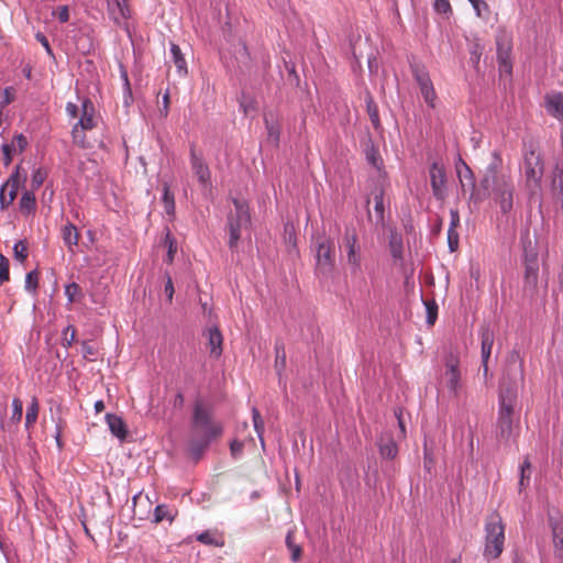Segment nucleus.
I'll return each mask as SVG.
<instances>
[{
  "mask_svg": "<svg viewBox=\"0 0 563 563\" xmlns=\"http://www.w3.org/2000/svg\"><path fill=\"white\" fill-rule=\"evenodd\" d=\"M525 385V365L520 352L514 349L506 358V365L498 385V413L496 438L509 444L519 428V388Z\"/></svg>",
  "mask_w": 563,
  "mask_h": 563,
  "instance_id": "1",
  "label": "nucleus"
},
{
  "mask_svg": "<svg viewBox=\"0 0 563 563\" xmlns=\"http://www.w3.org/2000/svg\"><path fill=\"white\" fill-rule=\"evenodd\" d=\"M223 427L213 418L212 408L198 399L194 404L191 416V435L188 441L190 455L198 461L210 443L221 437Z\"/></svg>",
  "mask_w": 563,
  "mask_h": 563,
  "instance_id": "2",
  "label": "nucleus"
},
{
  "mask_svg": "<svg viewBox=\"0 0 563 563\" xmlns=\"http://www.w3.org/2000/svg\"><path fill=\"white\" fill-rule=\"evenodd\" d=\"M496 166V163H492L487 167L486 173L479 183V186H477L475 175L471 167L461 157L457 158L455 162L456 174L462 190L466 191L468 189L471 191L470 201H473L477 205L490 196V177H495L494 173Z\"/></svg>",
  "mask_w": 563,
  "mask_h": 563,
  "instance_id": "3",
  "label": "nucleus"
},
{
  "mask_svg": "<svg viewBox=\"0 0 563 563\" xmlns=\"http://www.w3.org/2000/svg\"><path fill=\"white\" fill-rule=\"evenodd\" d=\"M233 205L234 210L230 211L227 218V228L230 235L228 245L232 251L238 247L242 230H247L252 223L247 201L244 199L233 198Z\"/></svg>",
  "mask_w": 563,
  "mask_h": 563,
  "instance_id": "4",
  "label": "nucleus"
},
{
  "mask_svg": "<svg viewBox=\"0 0 563 563\" xmlns=\"http://www.w3.org/2000/svg\"><path fill=\"white\" fill-rule=\"evenodd\" d=\"M485 545L483 555L487 559H497L504 550L505 526L497 512L490 514L485 522Z\"/></svg>",
  "mask_w": 563,
  "mask_h": 563,
  "instance_id": "5",
  "label": "nucleus"
},
{
  "mask_svg": "<svg viewBox=\"0 0 563 563\" xmlns=\"http://www.w3.org/2000/svg\"><path fill=\"white\" fill-rule=\"evenodd\" d=\"M342 245L346 253V263L351 275L357 276L362 273V253L358 244V236L354 227H346Z\"/></svg>",
  "mask_w": 563,
  "mask_h": 563,
  "instance_id": "6",
  "label": "nucleus"
},
{
  "mask_svg": "<svg viewBox=\"0 0 563 563\" xmlns=\"http://www.w3.org/2000/svg\"><path fill=\"white\" fill-rule=\"evenodd\" d=\"M494 176L490 177V195L494 194L501 211L507 213L512 209L514 185L505 175H498L497 167L495 168Z\"/></svg>",
  "mask_w": 563,
  "mask_h": 563,
  "instance_id": "7",
  "label": "nucleus"
},
{
  "mask_svg": "<svg viewBox=\"0 0 563 563\" xmlns=\"http://www.w3.org/2000/svg\"><path fill=\"white\" fill-rule=\"evenodd\" d=\"M26 181V172L16 165L10 177L0 188V209L5 210L16 198L19 188Z\"/></svg>",
  "mask_w": 563,
  "mask_h": 563,
  "instance_id": "8",
  "label": "nucleus"
},
{
  "mask_svg": "<svg viewBox=\"0 0 563 563\" xmlns=\"http://www.w3.org/2000/svg\"><path fill=\"white\" fill-rule=\"evenodd\" d=\"M82 114L79 121L73 126L71 136L75 144L86 147L85 131L92 130L95 123V107L90 99H85L81 104Z\"/></svg>",
  "mask_w": 563,
  "mask_h": 563,
  "instance_id": "9",
  "label": "nucleus"
},
{
  "mask_svg": "<svg viewBox=\"0 0 563 563\" xmlns=\"http://www.w3.org/2000/svg\"><path fill=\"white\" fill-rule=\"evenodd\" d=\"M334 267V243L324 235L317 239L316 269L319 274L328 275Z\"/></svg>",
  "mask_w": 563,
  "mask_h": 563,
  "instance_id": "10",
  "label": "nucleus"
},
{
  "mask_svg": "<svg viewBox=\"0 0 563 563\" xmlns=\"http://www.w3.org/2000/svg\"><path fill=\"white\" fill-rule=\"evenodd\" d=\"M497 45V62L500 75H511V43L506 37H498Z\"/></svg>",
  "mask_w": 563,
  "mask_h": 563,
  "instance_id": "11",
  "label": "nucleus"
},
{
  "mask_svg": "<svg viewBox=\"0 0 563 563\" xmlns=\"http://www.w3.org/2000/svg\"><path fill=\"white\" fill-rule=\"evenodd\" d=\"M445 380H446V387L451 393H453L455 396L459 394V390L461 388L460 380H461V373L459 371V360L453 354H450L445 361Z\"/></svg>",
  "mask_w": 563,
  "mask_h": 563,
  "instance_id": "12",
  "label": "nucleus"
},
{
  "mask_svg": "<svg viewBox=\"0 0 563 563\" xmlns=\"http://www.w3.org/2000/svg\"><path fill=\"white\" fill-rule=\"evenodd\" d=\"M430 181L433 196L443 200L445 197V172L443 166L435 162L430 167Z\"/></svg>",
  "mask_w": 563,
  "mask_h": 563,
  "instance_id": "13",
  "label": "nucleus"
},
{
  "mask_svg": "<svg viewBox=\"0 0 563 563\" xmlns=\"http://www.w3.org/2000/svg\"><path fill=\"white\" fill-rule=\"evenodd\" d=\"M190 163L195 175L198 177L199 183L207 187L210 185V170L205 164L202 157L198 156L195 146L190 148Z\"/></svg>",
  "mask_w": 563,
  "mask_h": 563,
  "instance_id": "14",
  "label": "nucleus"
},
{
  "mask_svg": "<svg viewBox=\"0 0 563 563\" xmlns=\"http://www.w3.org/2000/svg\"><path fill=\"white\" fill-rule=\"evenodd\" d=\"M549 525L552 529L555 555L563 563V523L558 518L550 515Z\"/></svg>",
  "mask_w": 563,
  "mask_h": 563,
  "instance_id": "15",
  "label": "nucleus"
},
{
  "mask_svg": "<svg viewBox=\"0 0 563 563\" xmlns=\"http://www.w3.org/2000/svg\"><path fill=\"white\" fill-rule=\"evenodd\" d=\"M543 173L542 164L540 163L539 156L533 152L526 157L525 162V174L527 180L539 181Z\"/></svg>",
  "mask_w": 563,
  "mask_h": 563,
  "instance_id": "16",
  "label": "nucleus"
},
{
  "mask_svg": "<svg viewBox=\"0 0 563 563\" xmlns=\"http://www.w3.org/2000/svg\"><path fill=\"white\" fill-rule=\"evenodd\" d=\"M482 340V367L483 373L486 376L488 373V360L492 354V349L494 344V333L489 329H484L481 333Z\"/></svg>",
  "mask_w": 563,
  "mask_h": 563,
  "instance_id": "17",
  "label": "nucleus"
},
{
  "mask_svg": "<svg viewBox=\"0 0 563 563\" xmlns=\"http://www.w3.org/2000/svg\"><path fill=\"white\" fill-rule=\"evenodd\" d=\"M107 424L111 433L120 440H124L128 435V428L125 422L120 416L114 413L106 415Z\"/></svg>",
  "mask_w": 563,
  "mask_h": 563,
  "instance_id": "18",
  "label": "nucleus"
},
{
  "mask_svg": "<svg viewBox=\"0 0 563 563\" xmlns=\"http://www.w3.org/2000/svg\"><path fill=\"white\" fill-rule=\"evenodd\" d=\"M223 336L217 327L208 330V346L210 355L218 358L222 354Z\"/></svg>",
  "mask_w": 563,
  "mask_h": 563,
  "instance_id": "19",
  "label": "nucleus"
},
{
  "mask_svg": "<svg viewBox=\"0 0 563 563\" xmlns=\"http://www.w3.org/2000/svg\"><path fill=\"white\" fill-rule=\"evenodd\" d=\"M365 102H366V112L368 114V118L372 122L373 128L378 133H382L383 125L379 120L378 106L374 101L373 96L369 91H366V93H365Z\"/></svg>",
  "mask_w": 563,
  "mask_h": 563,
  "instance_id": "20",
  "label": "nucleus"
},
{
  "mask_svg": "<svg viewBox=\"0 0 563 563\" xmlns=\"http://www.w3.org/2000/svg\"><path fill=\"white\" fill-rule=\"evenodd\" d=\"M79 236L80 234L76 225L70 222L63 225L62 239L69 252L74 253V247L78 245Z\"/></svg>",
  "mask_w": 563,
  "mask_h": 563,
  "instance_id": "21",
  "label": "nucleus"
},
{
  "mask_svg": "<svg viewBox=\"0 0 563 563\" xmlns=\"http://www.w3.org/2000/svg\"><path fill=\"white\" fill-rule=\"evenodd\" d=\"M378 446L379 453L384 459L393 460L398 454L397 443L391 437L380 438Z\"/></svg>",
  "mask_w": 563,
  "mask_h": 563,
  "instance_id": "22",
  "label": "nucleus"
},
{
  "mask_svg": "<svg viewBox=\"0 0 563 563\" xmlns=\"http://www.w3.org/2000/svg\"><path fill=\"white\" fill-rule=\"evenodd\" d=\"M539 263L532 258L528 265L525 266V287L536 289L538 285Z\"/></svg>",
  "mask_w": 563,
  "mask_h": 563,
  "instance_id": "23",
  "label": "nucleus"
},
{
  "mask_svg": "<svg viewBox=\"0 0 563 563\" xmlns=\"http://www.w3.org/2000/svg\"><path fill=\"white\" fill-rule=\"evenodd\" d=\"M19 209L24 214L34 213L36 210V198L34 191L25 190L19 201Z\"/></svg>",
  "mask_w": 563,
  "mask_h": 563,
  "instance_id": "24",
  "label": "nucleus"
},
{
  "mask_svg": "<svg viewBox=\"0 0 563 563\" xmlns=\"http://www.w3.org/2000/svg\"><path fill=\"white\" fill-rule=\"evenodd\" d=\"M384 189L382 187H376L373 191L374 199V210L377 223L384 222L385 216V207H384Z\"/></svg>",
  "mask_w": 563,
  "mask_h": 563,
  "instance_id": "25",
  "label": "nucleus"
},
{
  "mask_svg": "<svg viewBox=\"0 0 563 563\" xmlns=\"http://www.w3.org/2000/svg\"><path fill=\"white\" fill-rule=\"evenodd\" d=\"M265 126L267 131V139L269 142L275 145L278 144L280 137V126L276 120L273 119L272 115L265 114L264 117Z\"/></svg>",
  "mask_w": 563,
  "mask_h": 563,
  "instance_id": "26",
  "label": "nucleus"
},
{
  "mask_svg": "<svg viewBox=\"0 0 563 563\" xmlns=\"http://www.w3.org/2000/svg\"><path fill=\"white\" fill-rule=\"evenodd\" d=\"M365 157L368 164L374 166L375 168L379 169L382 165V158L378 154V151L375 148L373 144V140L369 137L365 143Z\"/></svg>",
  "mask_w": 563,
  "mask_h": 563,
  "instance_id": "27",
  "label": "nucleus"
},
{
  "mask_svg": "<svg viewBox=\"0 0 563 563\" xmlns=\"http://www.w3.org/2000/svg\"><path fill=\"white\" fill-rule=\"evenodd\" d=\"M275 369L279 377V380L282 379V374L286 368V352L285 346L283 342H276L275 344Z\"/></svg>",
  "mask_w": 563,
  "mask_h": 563,
  "instance_id": "28",
  "label": "nucleus"
},
{
  "mask_svg": "<svg viewBox=\"0 0 563 563\" xmlns=\"http://www.w3.org/2000/svg\"><path fill=\"white\" fill-rule=\"evenodd\" d=\"M170 54L173 62L178 70L179 74L186 75L187 74V64L185 60V57L180 51V47L177 44L172 43L170 44Z\"/></svg>",
  "mask_w": 563,
  "mask_h": 563,
  "instance_id": "29",
  "label": "nucleus"
},
{
  "mask_svg": "<svg viewBox=\"0 0 563 563\" xmlns=\"http://www.w3.org/2000/svg\"><path fill=\"white\" fill-rule=\"evenodd\" d=\"M389 249L394 258L400 260L402 257V238L396 231H391L389 235Z\"/></svg>",
  "mask_w": 563,
  "mask_h": 563,
  "instance_id": "30",
  "label": "nucleus"
},
{
  "mask_svg": "<svg viewBox=\"0 0 563 563\" xmlns=\"http://www.w3.org/2000/svg\"><path fill=\"white\" fill-rule=\"evenodd\" d=\"M40 405L36 397H33L31 404L26 408L25 415V429L30 430L36 422L38 416Z\"/></svg>",
  "mask_w": 563,
  "mask_h": 563,
  "instance_id": "31",
  "label": "nucleus"
},
{
  "mask_svg": "<svg viewBox=\"0 0 563 563\" xmlns=\"http://www.w3.org/2000/svg\"><path fill=\"white\" fill-rule=\"evenodd\" d=\"M411 73L419 85V88L429 86L432 84L430 76L423 66L418 64H411Z\"/></svg>",
  "mask_w": 563,
  "mask_h": 563,
  "instance_id": "32",
  "label": "nucleus"
},
{
  "mask_svg": "<svg viewBox=\"0 0 563 563\" xmlns=\"http://www.w3.org/2000/svg\"><path fill=\"white\" fill-rule=\"evenodd\" d=\"M163 203L165 212L168 216H173L175 213V198L167 183L163 185Z\"/></svg>",
  "mask_w": 563,
  "mask_h": 563,
  "instance_id": "33",
  "label": "nucleus"
},
{
  "mask_svg": "<svg viewBox=\"0 0 563 563\" xmlns=\"http://www.w3.org/2000/svg\"><path fill=\"white\" fill-rule=\"evenodd\" d=\"M286 545L291 553V561L298 562L301 558V547L295 543V533L292 530H289L286 536Z\"/></svg>",
  "mask_w": 563,
  "mask_h": 563,
  "instance_id": "34",
  "label": "nucleus"
},
{
  "mask_svg": "<svg viewBox=\"0 0 563 563\" xmlns=\"http://www.w3.org/2000/svg\"><path fill=\"white\" fill-rule=\"evenodd\" d=\"M197 540L207 545L223 547L224 540L222 537H217L211 531H205L197 536Z\"/></svg>",
  "mask_w": 563,
  "mask_h": 563,
  "instance_id": "35",
  "label": "nucleus"
},
{
  "mask_svg": "<svg viewBox=\"0 0 563 563\" xmlns=\"http://www.w3.org/2000/svg\"><path fill=\"white\" fill-rule=\"evenodd\" d=\"M531 475V463L529 457L527 456L521 466H520V479H519V490L521 492L526 486H528Z\"/></svg>",
  "mask_w": 563,
  "mask_h": 563,
  "instance_id": "36",
  "label": "nucleus"
},
{
  "mask_svg": "<svg viewBox=\"0 0 563 563\" xmlns=\"http://www.w3.org/2000/svg\"><path fill=\"white\" fill-rule=\"evenodd\" d=\"M423 305L426 307L427 311V323L429 325H433L438 319V303L434 299L431 300H423Z\"/></svg>",
  "mask_w": 563,
  "mask_h": 563,
  "instance_id": "37",
  "label": "nucleus"
},
{
  "mask_svg": "<svg viewBox=\"0 0 563 563\" xmlns=\"http://www.w3.org/2000/svg\"><path fill=\"white\" fill-rule=\"evenodd\" d=\"M29 250H27V243L24 240L18 241L13 246V256L14 258L20 262L24 263L27 258Z\"/></svg>",
  "mask_w": 563,
  "mask_h": 563,
  "instance_id": "38",
  "label": "nucleus"
},
{
  "mask_svg": "<svg viewBox=\"0 0 563 563\" xmlns=\"http://www.w3.org/2000/svg\"><path fill=\"white\" fill-rule=\"evenodd\" d=\"M65 295L69 303L78 301L82 297V291L77 283H70L65 287Z\"/></svg>",
  "mask_w": 563,
  "mask_h": 563,
  "instance_id": "39",
  "label": "nucleus"
},
{
  "mask_svg": "<svg viewBox=\"0 0 563 563\" xmlns=\"http://www.w3.org/2000/svg\"><path fill=\"white\" fill-rule=\"evenodd\" d=\"M47 177V172L46 169L40 167V168H36L33 174H32V178H31V189L32 191H35L37 190L42 185L43 183L45 181Z\"/></svg>",
  "mask_w": 563,
  "mask_h": 563,
  "instance_id": "40",
  "label": "nucleus"
},
{
  "mask_svg": "<svg viewBox=\"0 0 563 563\" xmlns=\"http://www.w3.org/2000/svg\"><path fill=\"white\" fill-rule=\"evenodd\" d=\"M174 519L169 508L166 505H158L154 510V522L159 523L163 520L172 521Z\"/></svg>",
  "mask_w": 563,
  "mask_h": 563,
  "instance_id": "41",
  "label": "nucleus"
},
{
  "mask_svg": "<svg viewBox=\"0 0 563 563\" xmlns=\"http://www.w3.org/2000/svg\"><path fill=\"white\" fill-rule=\"evenodd\" d=\"M23 416V402L20 398H13L12 400V415L11 422L18 424L21 422Z\"/></svg>",
  "mask_w": 563,
  "mask_h": 563,
  "instance_id": "42",
  "label": "nucleus"
},
{
  "mask_svg": "<svg viewBox=\"0 0 563 563\" xmlns=\"http://www.w3.org/2000/svg\"><path fill=\"white\" fill-rule=\"evenodd\" d=\"M252 417H253V424H254V429L261 440V443L262 445H264V438H263V433H264V421L261 417V413L260 411L256 409V408H253L252 409Z\"/></svg>",
  "mask_w": 563,
  "mask_h": 563,
  "instance_id": "43",
  "label": "nucleus"
},
{
  "mask_svg": "<svg viewBox=\"0 0 563 563\" xmlns=\"http://www.w3.org/2000/svg\"><path fill=\"white\" fill-rule=\"evenodd\" d=\"M165 244L168 247L166 262L172 263L174 261L175 253L177 252V243L169 230H167L165 235Z\"/></svg>",
  "mask_w": 563,
  "mask_h": 563,
  "instance_id": "44",
  "label": "nucleus"
},
{
  "mask_svg": "<svg viewBox=\"0 0 563 563\" xmlns=\"http://www.w3.org/2000/svg\"><path fill=\"white\" fill-rule=\"evenodd\" d=\"M38 287V272L36 269L26 274L25 277V289L29 292H36Z\"/></svg>",
  "mask_w": 563,
  "mask_h": 563,
  "instance_id": "45",
  "label": "nucleus"
},
{
  "mask_svg": "<svg viewBox=\"0 0 563 563\" xmlns=\"http://www.w3.org/2000/svg\"><path fill=\"white\" fill-rule=\"evenodd\" d=\"M433 8H434L435 12L443 14L448 18L453 12L449 0H433Z\"/></svg>",
  "mask_w": 563,
  "mask_h": 563,
  "instance_id": "46",
  "label": "nucleus"
},
{
  "mask_svg": "<svg viewBox=\"0 0 563 563\" xmlns=\"http://www.w3.org/2000/svg\"><path fill=\"white\" fill-rule=\"evenodd\" d=\"M420 92L424 99V101L431 107L434 108V100L437 98L433 85L424 86L420 88Z\"/></svg>",
  "mask_w": 563,
  "mask_h": 563,
  "instance_id": "47",
  "label": "nucleus"
},
{
  "mask_svg": "<svg viewBox=\"0 0 563 563\" xmlns=\"http://www.w3.org/2000/svg\"><path fill=\"white\" fill-rule=\"evenodd\" d=\"M10 279L9 260L0 254V286Z\"/></svg>",
  "mask_w": 563,
  "mask_h": 563,
  "instance_id": "48",
  "label": "nucleus"
},
{
  "mask_svg": "<svg viewBox=\"0 0 563 563\" xmlns=\"http://www.w3.org/2000/svg\"><path fill=\"white\" fill-rule=\"evenodd\" d=\"M470 2L472 4L473 9L475 10L477 16L484 18L489 14V7L485 1L471 0Z\"/></svg>",
  "mask_w": 563,
  "mask_h": 563,
  "instance_id": "49",
  "label": "nucleus"
},
{
  "mask_svg": "<svg viewBox=\"0 0 563 563\" xmlns=\"http://www.w3.org/2000/svg\"><path fill=\"white\" fill-rule=\"evenodd\" d=\"M27 144L26 137L23 134H18L13 137L10 145H12V148L21 153L26 148Z\"/></svg>",
  "mask_w": 563,
  "mask_h": 563,
  "instance_id": "50",
  "label": "nucleus"
},
{
  "mask_svg": "<svg viewBox=\"0 0 563 563\" xmlns=\"http://www.w3.org/2000/svg\"><path fill=\"white\" fill-rule=\"evenodd\" d=\"M448 244L451 252H454L459 247V233L453 228L448 230Z\"/></svg>",
  "mask_w": 563,
  "mask_h": 563,
  "instance_id": "51",
  "label": "nucleus"
},
{
  "mask_svg": "<svg viewBox=\"0 0 563 563\" xmlns=\"http://www.w3.org/2000/svg\"><path fill=\"white\" fill-rule=\"evenodd\" d=\"M1 148L3 153V163L5 166H9L12 162V152H15V150L8 143L2 144Z\"/></svg>",
  "mask_w": 563,
  "mask_h": 563,
  "instance_id": "52",
  "label": "nucleus"
},
{
  "mask_svg": "<svg viewBox=\"0 0 563 563\" xmlns=\"http://www.w3.org/2000/svg\"><path fill=\"white\" fill-rule=\"evenodd\" d=\"M115 3H117V8L119 10L120 15L123 19H129L130 18V9L128 5V0H115Z\"/></svg>",
  "mask_w": 563,
  "mask_h": 563,
  "instance_id": "53",
  "label": "nucleus"
},
{
  "mask_svg": "<svg viewBox=\"0 0 563 563\" xmlns=\"http://www.w3.org/2000/svg\"><path fill=\"white\" fill-rule=\"evenodd\" d=\"M82 355L86 360L93 361L95 358L92 356L96 355L97 351L96 349L90 345L88 342H82Z\"/></svg>",
  "mask_w": 563,
  "mask_h": 563,
  "instance_id": "54",
  "label": "nucleus"
},
{
  "mask_svg": "<svg viewBox=\"0 0 563 563\" xmlns=\"http://www.w3.org/2000/svg\"><path fill=\"white\" fill-rule=\"evenodd\" d=\"M35 38L42 44V46L45 48L47 54L53 56V51H52V47L49 45L47 37L43 33L38 32V33H36Z\"/></svg>",
  "mask_w": 563,
  "mask_h": 563,
  "instance_id": "55",
  "label": "nucleus"
},
{
  "mask_svg": "<svg viewBox=\"0 0 563 563\" xmlns=\"http://www.w3.org/2000/svg\"><path fill=\"white\" fill-rule=\"evenodd\" d=\"M164 291H165V295L167 297V300L169 302H172L175 290H174V284H173V280H172L170 276H167V280H166V284H165V287H164Z\"/></svg>",
  "mask_w": 563,
  "mask_h": 563,
  "instance_id": "56",
  "label": "nucleus"
},
{
  "mask_svg": "<svg viewBox=\"0 0 563 563\" xmlns=\"http://www.w3.org/2000/svg\"><path fill=\"white\" fill-rule=\"evenodd\" d=\"M231 454L233 457H238L243 450V443L238 440H233L230 444Z\"/></svg>",
  "mask_w": 563,
  "mask_h": 563,
  "instance_id": "57",
  "label": "nucleus"
},
{
  "mask_svg": "<svg viewBox=\"0 0 563 563\" xmlns=\"http://www.w3.org/2000/svg\"><path fill=\"white\" fill-rule=\"evenodd\" d=\"M132 102H133V96H132L131 85H126L123 88V103L125 107H130V104Z\"/></svg>",
  "mask_w": 563,
  "mask_h": 563,
  "instance_id": "58",
  "label": "nucleus"
},
{
  "mask_svg": "<svg viewBox=\"0 0 563 563\" xmlns=\"http://www.w3.org/2000/svg\"><path fill=\"white\" fill-rule=\"evenodd\" d=\"M142 501V495L137 494L133 497V516L137 517L140 520L144 518V512H141L136 509L137 503Z\"/></svg>",
  "mask_w": 563,
  "mask_h": 563,
  "instance_id": "59",
  "label": "nucleus"
},
{
  "mask_svg": "<svg viewBox=\"0 0 563 563\" xmlns=\"http://www.w3.org/2000/svg\"><path fill=\"white\" fill-rule=\"evenodd\" d=\"M450 217H451V221H450V227L449 228H453L454 230H456V228L460 225V214H459V211L456 209H451L450 210Z\"/></svg>",
  "mask_w": 563,
  "mask_h": 563,
  "instance_id": "60",
  "label": "nucleus"
},
{
  "mask_svg": "<svg viewBox=\"0 0 563 563\" xmlns=\"http://www.w3.org/2000/svg\"><path fill=\"white\" fill-rule=\"evenodd\" d=\"M534 260L536 263L538 262V254L533 250L528 251L527 247H525V266L530 263L531 260Z\"/></svg>",
  "mask_w": 563,
  "mask_h": 563,
  "instance_id": "61",
  "label": "nucleus"
},
{
  "mask_svg": "<svg viewBox=\"0 0 563 563\" xmlns=\"http://www.w3.org/2000/svg\"><path fill=\"white\" fill-rule=\"evenodd\" d=\"M78 110H79V109H78L77 104H75V103H73V102H68V103L66 104V112H67V114H68L70 118H73V119L77 118V115H78Z\"/></svg>",
  "mask_w": 563,
  "mask_h": 563,
  "instance_id": "62",
  "label": "nucleus"
},
{
  "mask_svg": "<svg viewBox=\"0 0 563 563\" xmlns=\"http://www.w3.org/2000/svg\"><path fill=\"white\" fill-rule=\"evenodd\" d=\"M163 107L159 109L161 113L166 117L168 114V109H169V93L166 92L164 96H163Z\"/></svg>",
  "mask_w": 563,
  "mask_h": 563,
  "instance_id": "63",
  "label": "nucleus"
},
{
  "mask_svg": "<svg viewBox=\"0 0 563 563\" xmlns=\"http://www.w3.org/2000/svg\"><path fill=\"white\" fill-rule=\"evenodd\" d=\"M58 20L62 23H66L69 20V12L67 7H63L58 13Z\"/></svg>",
  "mask_w": 563,
  "mask_h": 563,
  "instance_id": "64",
  "label": "nucleus"
}]
</instances>
